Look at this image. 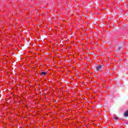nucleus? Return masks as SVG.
<instances>
[{"instance_id":"obj_1","label":"nucleus","mask_w":128,"mask_h":128,"mask_svg":"<svg viewBox=\"0 0 128 128\" xmlns=\"http://www.w3.org/2000/svg\"><path fill=\"white\" fill-rule=\"evenodd\" d=\"M104 65L102 66L100 64H98L96 66L95 70H96V72H99V70H104Z\"/></svg>"},{"instance_id":"obj_5","label":"nucleus","mask_w":128,"mask_h":128,"mask_svg":"<svg viewBox=\"0 0 128 128\" xmlns=\"http://www.w3.org/2000/svg\"><path fill=\"white\" fill-rule=\"evenodd\" d=\"M80 82V84H84V82Z\"/></svg>"},{"instance_id":"obj_2","label":"nucleus","mask_w":128,"mask_h":128,"mask_svg":"<svg viewBox=\"0 0 128 128\" xmlns=\"http://www.w3.org/2000/svg\"><path fill=\"white\" fill-rule=\"evenodd\" d=\"M48 74V72H42L40 73V76H46Z\"/></svg>"},{"instance_id":"obj_3","label":"nucleus","mask_w":128,"mask_h":128,"mask_svg":"<svg viewBox=\"0 0 128 128\" xmlns=\"http://www.w3.org/2000/svg\"><path fill=\"white\" fill-rule=\"evenodd\" d=\"M114 118V120H118V117L116 116Z\"/></svg>"},{"instance_id":"obj_4","label":"nucleus","mask_w":128,"mask_h":128,"mask_svg":"<svg viewBox=\"0 0 128 128\" xmlns=\"http://www.w3.org/2000/svg\"><path fill=\"white\" fill-rule=\"evenodd\" d=\"M120 48H123L122 46H120L118 48V50H120Z\"/></svg>"}]
</instances>
